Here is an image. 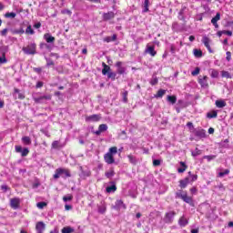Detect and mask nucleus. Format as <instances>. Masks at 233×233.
Returning a JSON list of instances; mask_svg holds the SVG:
<instances>
[{
  "mask_svg": "<svg viewBox=\"0 0 233 233\" xmlns=\"http://www.w3.org/2000/svg\"><path fill=\"white\" fill-rule=\"evenodd\" d=\"M29 153H30V150H28V148L25 147L22 151V157H26V156H28Z\"/></svg>",
  "mask_w": 233,
  "mask_h": 233,
  "instance_id": "37998d69",
  "label": "nucleus"
},
{
  "mask_svg": "<svg viewBox=\"0 0 233 233\" xmlns=\"http://www.w3.org/2000/svg\"><path fill=\"white\" fill-rule=\"evenodd\" d=\"M179 225L181 227H185L186 225L188 224V220H187V218H185L184 217L180 218L179 221H178Z\"/></svg>",
  "mask_w": 233,
  "mask_h": 233,
  "instance_id": "c85d7f7f",
  "label": "nucleus"
},
{
  "mask_svg": "<svg viewBox=\"0 0 233 233\" xmlns=\"http://www.w3.org/2000/svg\"><path fill=\"white\" fill-rule=\"evenodd\" d=\"M191 194H196L198 192V189L196 187L190 188Z\"/></svg>",
  "mask_w": 233,
  "mask_h": 233,
  "instance_id": "69168bd1",
  "label": "nucleus"
},
{
  "mask_svg": "<svg viewBox=\"0 0 233 233\" xmlns=\"http://www.w3.org/2000/svg\"><path fill=\"white\" fill-rule=\"evenodd\" d=\"M177 198H180L181 199H183L185 201V203H188L189 205H192V198L187 196V193H177Z\"/></svg>",
  "mask_w": 233,
  "mask_h": 233,
  "instance_id": "39448f33",
  "label": "nucleus"
},
{
  "mask_svg": "<svg viewBox=\"0 0 233 233\" xmlns=\"http://www.w3.org/2000/svg\"><path fill=\"white\" fill-rule=\"evenodd\" d=\"M62 14H67V15H72V11H70L68 9H65L62 11Z\"/></svg>",
  "mask_w": 233,
  "mask_h": 233,
  "instance_id": "4d7b16f0",
  "label": "nucleus"
},
{
  "mask_svg": "<svg viewBox=\"0 0 233 233\" xmlns=\"http://www.w3.org/2000/svg\"><path fill=\"white\" fill-rule=\"evenodd\" d=\"M204 159H208V161H212V159H216V156H205Z\"/></svg>",
  "mask_w": 233,
  "mask_h": 233,
  "instance_id": "864d4df0",
  "label": "nucleus"
},
{
  "mask_svg": "<svg viewBox=\"0 0 233 233\" xmlns=\"http://www.w3.org/2000/svg\"><path fill=\"white\" fill-rule=\"evenodd\" d=\"M167 99L171 103V105H176V101H177V97H176V96H167Z\"/></svg>",
  "mask_w": 233,
  "mask_h": 233,
  "instance_id": "4be33fe9",
  "label": "nucleus"
},
{
  "mask_svg": "<svg viewBox=\"0 0 233 233\" xmlns=\"http://www.w3.org/2000/svg\"><path fill=\"white\" fill-rule=\"evenodd\" d=\"M114 154H117V147H110L109 152L104 156V159L107 165H114V163H116V159H114Z\"/></svg>",
  "mask_w": 233,
  "mask_h": 233,
  "instance_id": "f257e3e1",
  "label": "nucleus"
},
{
  "mask_svg": "<svg viewBox=\"0 0 233 233\" xmlns=\"http://www.w3.org/2000/svg\"><path fill=\"white\" fill-rule=\"evenodd\" d=\"M25 34H30V35H34L35 32L34 29H32V25H28L25 29Z\"/></svg>",
  "mask_w": 233,
  "mask_h": 233,
  "instance_id": "4c0bfd02",
  "label": "nucleus"
},
{
  "mask_svg": "<svg viewBox=\"0 0 233 233\" xmlns=\"http://www.w3.org/2000/svg\"><path fill=\"white\" fill-rule=\"evenodd\" d=\"M117 190V187H116V184H113L112 186H109L106 187V192L110 194L111 192H116Z\"/></svg>",
  "mask_w": 233,
  "mask_h": 233,
  "instance_id": "b1692460",
  "label": "nucleus"
},
{
  "mask_svg": "<svg viewBox=\"0 0 233 233\" xmlns=\"http://www.w3.org/2000/svg\"><path fill=\"white\" fill-rule=\"evenodd\" d=\"M149 1L148 0H145L144 2V12H148V5H149Z\"/></svg>",
  "mask_w": 233,
  "mask_h": 233,
  "instance_id": "a18cd8bd",
  "label": "nucleus"
},
{
  "mask_svg": "<svg viewBox=\"0 0 233 233\" xmlns=\"http://www.w3.org/2000/svg\"><path fill=\"white\" fill-rule=\"evenodd\" d=\"M221 76L222 77H226V79H232V76L230 73H228V71H222Z\"/></svg>",
  "mask_w": 233,
  "mask_h": 233,
  "instance_id": "7c9ffc66",
  "label": "nucleus"
},
{
  "mask_svg": "<svg viewBox=\"0 0 233 233\" xmlns=\"http://www.w3.org/2000/svg\"><path fill=\"white\" fill-rule=\"evenodd\" d=\"M199 67H196V69L193 71V72H191V75L192 76H198V75H199Z\"/></svg>",
  "mask_w": 233,
  "mask_h": 233,
  "instance_id": "5fc2aeb1",
  "label": "nucleus"
},
{
  "mask_svg": "<svg viewBox=\"0 0 233 233\" xmlns=\"http://www.w3.org/2000/svg\"><path fill=\"white\" fill-rule=\"evenodd\" d=\"M195 136L199 137V139H203L207 137V132L204 129H198L195 132Z\"/></svg>",
  "mask_w": 233,
  "mask_h": 233,
  "instance_id": "f8f14e48",
  "label": "nucleus"
},
{
  "mask_svg": "<svg viewBox=\"0 0 233 233\" xmlns=\"http://www.w3.org/2000/svg\"><path fill=\"white\" fill-rule=\"evenodd\" d=\"M190 177L191 181H196L198 179V175H192Z\"/></svg>",
  "mask_w": 233,
  "mask_h": 233,
  "instance_id": "e2e57ef3",
  "label": "nucleus"
},
{
  "mask_svg": "<svg viewBox=\"0 0 233 233\" xmlns=\"http://www.w3.org/2000/svg\"><path fill=\"white\" fill-rule=\"evenodd\" d=\"M219 76V72L218 70L212 69L211 70V77L216 78Z\"/></svg>",
  "mask_w": 233,
  "mask_h": 233,
  "instance_id": "ea45409f",
  "label": "nucleus"
},
{
  "mask_svg": "<svg viewBox=\"0 0 233 233\" xmlns=\"http://www.w3.org/2000/svg\"><path fill=\"white\" fill-rule=\"evenodd\" d=\"M181 188H186L187 185L190 183V177H187L186 178L179 181Z\"/></svg>",
  "mask_w": 233,
  "mask_h": 233,
  "instance_id": "2eb2a0df",
  "label": "nucleus"
},
{
  "mask_svg": "<svg viewBox=\"0 0 233 233\" xmlns=\"http://www.w3.org/2000/svg\"><path fill=\"white\" fill-rule=\"evenodd\" d=\"M202 43L204 44L206 48H208V52L212 54L213 51H212V48L210 47V43H211L210 38H208V36H203Z\"/></svg>",
  "mask_w": 233,
  "mask_h": 233,
  "instance_id": "0eeeda50",
  "label": "nucleus"
},
{
  "mask_svg": "<svg viewBox=\"0 0 233 233\" xmlns=\"http://www.w3.org/2000/svg\"><path fill=\"white\" fill-rule=\"evenodd\" d=\"M15 152L17 153V154H21V156H23V147H21V146H15Z\"/></svg>",
  "mask_w": 233,
  "mask_h": 233,
  "instance_id": "e433bc0d",
  "label": "nucleus"
},
{
  "mask_svg": "<svg viewBox=\"0 0 233 233\" xmlns=\"http://www.w3.org/2000/svg\"><path fill=\"white\" fill-rule=\"evenodd\" d=\"M21 203V200L19 198H11L10 205L12 208H19V204Z\"/></svg>",
  "mask_w": 233,
  "mask_h": 233,
  "instance_id": "9d476101",
  "label": "nucleus"
},
{
  "mask_svg": "<svg viewBox=\"0 0 233 233\" xmlns=\"http://www.w3.org/2000/svg\"><path fill=\"white\" fill-rule=\"evenodd\" d=\"M15 96H17L18 99H25V93L17 88H15Z\"/></svg>",
  "mask_w": 233,
  "mask_h": 233,
  "instance_id": "6ab92c4d",
  "label": "nucleus"
},
{
  "mask_svg": "<svg viewBox=\"0 0 233 233\" xmlns=\"http://www.w3.org/2000/svg\"><path fill=\"white\" fill-rule=\"evenodd\" d=\"M215 105L218 108H225V106H227V102H225V100H217Z\"/></svg>",
  "mask_w": 233,
  "mask_h": 233,
  "instance_id": "f3484780",
  "label": "nucleus"
},
{
  "mask_svg": "<svg viewBox=\"0 0 233 233\" xmlns=\"http://www.w3.org/2000/svg\"><path fill=\"white\" fill-rule=\"evenodd\" d=\"M15 34H25V30H23V29L16 30V31H15Z\"/></svg>",
  "mask_w": 233,
  "mask_h": 233,
  "instance_id": "774afa93",
  "label": "nucleus"
},
{
  "mask_svg": "<svg viewBox=\"0 0 233 233\" xmlns=\"http://www.w3.org/2000/svg\"><path fill=\"white\" fill-rule=\"evenodd\" d=\"M4 63H6V56H5V53L0 56V65H4Z\"/></svg>",
  "mask_w": 233,
  "mask_h": 233,
  "instance_id": "79ce46f5",
  "label": "nucleus"
},
{
  "mask_svg": "<svg viewBox=\"0 0 233 233\" xmlns=\"http://www.w3.org/2000/svg\"><path fill=\"white\" fill-rule=\"evenodd\" d=\"M102 66H104V68L102 69V74L103 76H106L107 73L110 72V67L105 63L102 64Z\"/></svg>",
  "mask_w": 233,
  "mask_h": 233,
  "instance_id": "412c9836",
  "label": "nucleus"
},
{
  "mask_svg": "<svg viewBox=\"0 0 233 233\" xmlns=\"http://www.w3.org/2000/svg\"><path fill=\"white\" fill-rule=\"evenodd\" d=\"M44 39H46V43H54L56 41V37L52 36L50 34L46 33L44 35Z\"/></svg>",
  "mask_w": 233,
  "mask_h": 233,
  "instance_id": "dca6fc26",
  "label": "nucleus"
},
{
  "mask_svg": "<svg viewBox=\"0 0 233 233\" xmlns=\"http://www.w3.org/2000/svg\"><path fill=\"white\" fill-rule=\"evenodd\" d=\"M61 176H63V168H57L56 170L55 175H54V178L55 179H59V177H61Z\"/></svg>",
  "mask_w": 233,
  "mask_h": 233,
  "instance_id": "aec40b11",
  "label": "nucleus"
},
{
  "mask_svg": "<svg viewBox=\"0 0 233 233\" xmlns=\"http://www.w3.org/2000/svg\"><path fill=\"white\" fill-rule=\"evenodd\" d=\"M165 94H167V91L165 89H160L157 91L156 97H162Z\"/></svg>",
  "mask_w": 233,
  "mask_h": 233,
  "instance_id": "72a5a7b5",
  "label": "nucleus"
},
{
  "mask_svg": "<svg viewBox=\"0 0 233 233\" xmlns=\"http://www.w3.org/2000/svg\"><path fill=\"white\" fill-rule=\"evenodd\" d=\"M22 141L24 145H32V139H30V137H22Z\"/></svg>",
  "mask_w": 233,
  "mask_h": 233,
  "instance_id": "a878e982",
  "label": "nucleus"
},
{
  "mask_svg": "<svg viewBox=\"0 0 233 233\" xmlns=\"http://www.w3.org/2000/svg\"><path fill=\"white\" fill-rule=\"evenodd\" d=\"M151 85H157V77H153L152 80H151Z\"/></svg>",
  "mask_w": 233,
  "mask_h": 233,
  "instance_id": "13d9d810",
  "label": "nucleus"
},
{
  "mask_svg": "<svg viewBox=\"0 0 233 233\" xmlns=\"http://www.w3.org/2000/svg\"><path fill=\"white\" fill-rule=\"evenodd\" d=\"M107 77L108 79H112V81H116V73L109 71L107 73Z\"/></svg>",
  "mask_w": 233,
  "mask_h": 233,
  "instance_id": "c9c22d12",
  "label": "nucleus"
},
{
  "mask_svg": "<svg viewBox=\"0 0 233 233\" xmlns=\"http://www.w3.org/2000/svg\"><path fill=\"white\" fill-rule=\"evenodd\" d=\"M50 99H52V95H46L38 97H34L35 103L38 104L45 103V101H50Z\"/></svg>",
  "mask_w": 233,
  "mask_h": 233,
  "instance_id": "20e7f679",
  "label": "nucleus"
},
{
  "mask_svg": "<svg viewBox=\"0 0 233 233\" xmlns=\"http://www.w3.org/2000/svg\"><path fill=\"white\" fill-rule=\"evenodd\" d=\"M115 15H116L112 11H110L108 13H104L103 14V20L104 21H110V19H114Z\"/></svg>",
  "mask_w": 233,
  "mask_h": 233,
  "instance_id": "9b49d317",
  "label": "nucleus"
},
{
  "mask_svg": "<svg viewBox=\"0 0 233 233\" xmlns=\"http://www.w3.org/2000/svg\"><path fill=\"white\" fill-rule=\"evenodd\" d=\"M62 174L66 176V177H70V171L68 169H63L62 168Z\"/></svg>",
  "mask_w": 233,
  "mask_h": 233,
  "instance_id": "8fccbe9b",
  "label": "nucleus"
},
{
  "mask_svg": "<svg viewBox=\"0 0 233 233\" xmlns=\"http://www.w3.org/2000/svg\"><path fill=\"white\" fill-rule=\"evenodd\" d=\"M115 66L116 67V73L119 74V76H123L124 74H127V67L123 66V62L118 61L115 64Z\"/></svg>",
  "mask_w": 233,
  "mask_h": 233,
  "instance_id": "f03ea898",
  "label": "nucleus"
},
{
  "mask_svg": "<svg viewBox=\"0 0 233 233\" xmlns=\"http://www.w3.org/2000/svg\"><path fill=\"white\" fill-rule=\"evenodd\" d=\"M174 216H176V212L169 211L166 214L165 221L166 223H172L174 221Z\"/></svg>",
  "mask_w": 233,
  "mask_h": 233,
  "instance_id": "6e6552de",
  "label": "nucleus"
},
{
  "mask_svg": "<svg viewBox=\"0 0 233 233\" xmlns=\"http://www.w3.org/2000/svg\"><path fill=\"white\" fill-rule=\"evenodd\" d=\"M7 32H8V29H3L2 31H1V35H6V34H7Z\"/></svg>",
  "mask_w": 233,
  "mask_h": 233,
  "instance_id": "bf43d9fd",
  "label": "nucleus"
},
{
  "mask_svg": "<svg viewBox=\"0 0 233 233\" xmlns=\"http://www.w3.org/2000/svg\"><path fill=\"white\" fill-rule=\"evenodd\" d=\"M122 96L124 103H128V91H125Z\"/></svg>",
  "mask_w": 233,
  "mask_h": 233,
  "instance_id": "58836bf2",
  "label": "nucleus"
},
{
  "mask_svg": "<svg viewBox=\"0 0 233 233\" xmlns=\"http://www.w3.org/2000/svg\"><path fill=\"white\" fill-rule=\"evenodd\" d=\"M35 228L37 233H43L46 228V225L43 221H40L36 224Z\"/></svg>",
  "mask_w": 233,
  "mask_h": 233,
  "instance_id": "ddd939ff",
  "label": "nucleus"
},
{
  "mask_svg": "<svg viewBox=\"0 0 233 233\" xmlns=\"http://www.w3.org/2000/svg\"><path fill=\"white\" fill-rule=\"evenodd\" d=\"M101 119V116L99 115H91L89 116H86V121L87 123H96V121H99Z\"/></svg>",
  "mask_w": 233,
  "mask_h": 233,
  "instance_id": "423d86ee",
  "label": "nucleus"
},
{
  "mask_svg": "<svg viewBox=\"0 0 233 233\" xmlns=\"http://www.w3.org/2000/svg\"><path fill=\"white\" fill-rule=\"evenodd\" d=\"M192 156L196 157V156H201V150L196 148L195 151L192 152Z\"/></svg>",
  "mask_w": 233,
  "mask_h": 233,
  "instance_id": "c03bdc74",
  "label": "nucleus"
},
{
  "mask_svg": "<svg viewBox=\"0 0 233 233\" xmlns=\"http://www.w3.org/2000/svg\"><path fill=\"white\" fill-rule=\"evenodd\" d=\"M229 173H230V170L226 169L224 172H219L218 176H219V177H223V176H227Z\"/></svg>",
  "mask_w": 233,
  "mask_h": 233,
  "instance_id": "3c124183",
  "label": "nucleus"
},
{
  "mask_svg": "<svg viewBox=\"0 0 233 233\" xmlns=\"http://www.w3.org/2000/svg\"><path fill=\"white\" fill-rule=\"evenodd\" d=\"M37 208H45V207H46V202H38L36 204Z\"/></svg>",
  "mask_w": 233,
  "mask_h": 233,
  "instance_id": "09e8293b",
  "label": "nucleus"
},
{
  "mask_svg": "<svg viewBox=\"0 0 233 233\" xmlns=\"http://www.w3.org/2000/svg\"><path fill=\"white\" fill-rule=\"evenodd\" d=\"M207 117H208V119H212L214 117H218V111H211V112H208L207 114Z\"/></svg>",
  "mask_w": 233,
  "mask_h": 233,
  "instance_id": "393cba45",
  "label": "nucleus"
},
{
  "mask_svg": "<svg viewBox=\"0 0 233 233\" xmlns=\"http://www.w3.org/2000/svg\"><path fill=\"white\" fill-rule=\"evenodd\" d=\"M22 50L25 54L34 56V54H35V44H30L29 46L23 47Z\"/></svg>",
  "mask_w": 233,
  "mask_h": 233,
  "instance_id": "7ed1b4c3",
  "label": "nucleus"
},
{
  "mask_svg": "<svg viewBox=\"0 0 233 233\" xmlns=\"http://www.w3.org/2000/svg\"><path fill=\"white\" fill-rule=\"evenodd\" d=\"M127 157L132 165H136L137 163V159H136L134 156L128 155Z\"/></svg>",
  "mask_w": 233,
  "mask_h": 233,
  "instance_id": "2f4dec72",
  "label": "nucleus"
},
{
  "mask_svg": "<svg viewBox=\"0 0 233 233\" xmlns=\"http://www.w3.org/2000/svg\"><path fill=\"white\" fill-rule=\"evenodd\" d=\"M98 212L99 214H105V212H106V205L102 204L98 206Z\"/></svg>",
  "mask_w": 233,
  "mask_h": 233,
  "instance_id": "bb28decb",
  "label": "nucleus"
},
{
  "mask_svg": "<svg viewBox=\"0 0 233 233\" xmlns=\"http://www.w3.org/2000/svg\"><path fill=\"white\" fill-rule=\"evenodd\" d=\"M34 28H41V23H36L34 25Z\"/></svg>",
  "mask_w": 233,
  "mask_h": 233,
  "instance_id": "338daca9",
  "label": "nucleus"
},
{
  "mask_svg": "<svg viewBox=\"0 0 233 233\" xmlns=\"http://www.w3.org/2000/svg\"><path fill=\"white\" fill-rule=\"evenodd\" d=\"M114 176H116V172L114 171V169H110L109 171L106 172V177H107L108 179H112Z\"/></svg>",
  "mask_w": 233,
  "mask_h": 233,
  "instance_id": "5701e85b",
  "label": "nucleus"
},
{
  "mask_svg": "<svg viewBox=\"0 0 233 233\" xmlns=\"http://www.w3.org/2000/svg\"><path fill=\"white\" fill-rule=\"evenodd\" d=\"M116 205L118 208H121V207H123V208H127V206L123 204V200H116Z\"/></svg>",
  "mask_w": 233,
  "mask_h": 233,
  "instance_id": "a19ab883",
  "label": "nucleus"
},
{
  "mask_svg": "<svg viewBox=\"0 0 233 233\" xmlns=\"http://www.w3.org/2000/svg\"><path fill=\"white\" fill-rule=\"evenodd\" d=\"M47 66H54V61L52 60H47Z\"/></svg>",
  "mask_w": 233,
  "mask_h": 233,
  "instance_id": "680f3d73",
  "label": "nucleus"
},
{
  "mask_svg": "<svg viewBox=\"0 0 233 233\" xmlns=\"http://www.w3.org/2000/svg\"><path fill=\"white\" fill-rule=\"evenodd\" d=\"M72 198H73L72 195H67L63 198V201L66 203V201H72Z\"/></svg>",
  "mask_w": 233,
  "mask_h": 233,
  "instance_id": "49530a36",
  "label": "nucleus"
},
{
  "mask_svg": "<svg viewBox=\"0 0 233 233\" xmlns=\"http://www.w3.org/2000/svg\"><path fill=\"white\" fill-rule=\"evenodd\" d=\"M15 15H17L15 13L11 12V13H5V17L7 19H15Z\"/></svg>",
  "mask_w": 233,
  "mask_h": 233,
  "instance_id": "c756f323",
  "label": "nucleus"
},
{
  "mask_svg": "<svg viewBox=\"0 0 233 233\" xmlns=\"http://www.w3.org/2000/svg\"><path fill=\"white\" fill-rule=\"evenodd\" d=\"M98 129H100V132H106V130H108V126H106V124H101Z\"/></svg>",
  "mask_w": 233,
  "mask_h": 233,
  "instance_id": "473e14b6",
  "label": "nucleus"
},
{
  "mask_svg": "<svg viewBox=\"0 0 233 233\" xmlns=\"http://www.w3.org/2000/svg\"><path fill=\"white\" fill-rule=\"evenodd\" d=\"M159 165H161V160H159V159L153 160L154 167H159Z\"/></svg>",
  "mask_w": 233,
  "mask_h": 233,
  "instance_id": "603ef678",
  "label": "nucleus"
},
{
  "mask_svg": "<svg viewBox=\"0 0 233 233\" xmlns=\"http://www.w3.org/2000/svg\"><path fill=\"white\" fill-rule=\"evenodd\" d=\"M226 35H229L231 36L232 35V31H227V30H224V33Z\"/></svg>",
  "mask_w": 233,
  "mask_h": 233,
  "instance_id": "052dcab7",
  "label": "nucleus"
},
{
  "mask_svg": "<svg viewBox=\"0 0 233 233\" xmlns=\"http://www.w3.org/2000/svg\"><path fill=\"white\" fill-rule=\"evenodd\" d=\"M41 184L39 182H35L33 184V188H37V187H39Z\"/></svg>",
  "mask_w": 233,
  "mask_h": 233,
  "instance_id": "0e129e2a",
  "label": "nucleus"
},
{
  "mask_svg": "<svg viewBox=\"0 0 233 233\" xmlns=\"http://www.w3.org/2000/svg\"><path fill=\"white\" fill-rule=\"evenodd\" d=\"M219 19H221L220 13H217L216 15L211 19V23L213 24L215 28H219V25H218V21H219Z\"/></svg>",
  "mask_w": 233,
  "mask_h": 233,
  "instance_id": "1a4fd4ad",
  "label": "nucleus"
},
{
  "mask_svg": "<svg viewBox=\"0 0 233 233\" xmlns=\"http://www.w3.org/2000/svg\"><path fill=\"white\" fill-rule=\"evenodd\" d=\"M146 52L147 54H150V56H152V57H154V56H156L157 53L156 52V50H154V46H147V49H146Z\"/></svg>",
  "mask_w": 233,
  "mask_h": 233,
  "instance_id": "a211bd4d",
  "label": "nucleus"
},
{
  "mask_svg": "<svg viewBox=\"0 0 233 233\" xmlns=\"http://www.w3.org/2000/svg\"><path fill=\"white\" fill-rule=\"evenodd\" d=\"M226 56H227V57H226L227 61H230V59L232 57V54L230 53V51H228L226 53Z\"/></svg>",
  "mask_w": 233,
  "mask_h": 233,
  "instance_id": "6e6d98bb",
  "label": "nucleus"
},
{
  "mask_svg": "<svg viewBox=\"0 0 233 233\" xmlns=\"http://www.w3.org/2000/svg\"><path fill=\"white\" fill-rule=\"evenodd\" d=\"M61 146L59 145V141L56 140L52 143V148H59Z\"/></svg>",
  "mask_w": 233,
  "mask_h": 233,
  "instance_id": "de8ad7c7",
  "label": "nucleus"
},
{
  "mask_svg": "<svg viewBox=\"0 0 233 233\" xmlns=\"http://www.w3.org/2000/svg\"><path fill=\"white\" fill-rule=\"evenodd\" d=\"M193 54L195 57H203V51L199 49H194Z\"/></svg>",
  "mask_w": 233,
  "mask_h": 233,
  "instance_id": "cd10ccee",
  "label": "nucleus"
},
{
  "mask_svg": "<svg viewBox=\"0 0 233 233\" xmlns=\"http://www.w3.org/2000/svg\"><path fill=\"white\" fill-rule=\"evenodd\" d=\"M208 77L207 76H203L202 78H199L198 83L203 86L204 88L208 86V82L207 81Z\"/></svg>",
  "mask_w": 233,
  "mask_h": 233,
  "instance_id": "4468645a",
  "label": "nucleus"
},
{
  "mask_svg": "<svg viewBox=\"0 0 233 233\" xmlns=\"http://www.w3.org/2000/svg\"><path fill=\"white\" fill-rule=\"evenodd\" d=\"M74 232V228L70 227H66L62 229V233H72Z\"/></svg>",
  "mask_w": 233,
  "mask_h": 233,
  "instance_id": "f704fd0d",
  "label": "nucleus"
}]
</instances>
